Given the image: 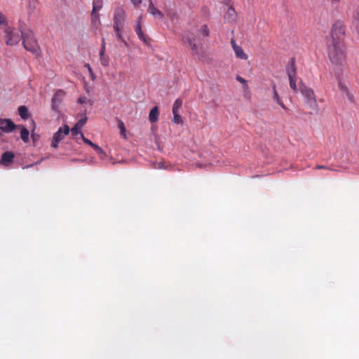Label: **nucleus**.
<instances>
[{"instance_id":"obj_21","label":"nucleus","mask_w":359,"mask_h":359,"mask_svg":"<svg viewBox=\"0 0 359 359\" xmlns=\"http://www.w3.org/2000/svg\"><path fill=\"white\" fill-rule=\"evenodd\" d=\"M29 130L24 126L22 127L20 131V137L24 142H27L29 141Z\"/></svg>"},{"instance_id":"obj_10","label":"nucleus","mask_w":359,"mask_h":359,"mask_svg":"<svg viewBox=\"0 0 359 359\" xmlns=\"http://www.w3.org/2000/svg\"><path fill=\"white\" fill-rule=\"evenodd\" d=\"M65 95V92L63 90H57L52 97V109L54 111H59V106Z\"/></svg>"},{"instance_id":"obj_41","label":"nucleus","mask_w":359,"mask_h":359,"mask_svg":"<svg viewBox=\"0 0 359 359\" xmlns=\"http://www.w3.org/2000/svg\"><path fill=\"white\" fill-rule=\"evenodd\" d=\"M90 74L92 79H95V76H94L93 73L92 72V74Z\"/></svg>"},{"instance_id":"obj_23","label":"nucleus","mask_w":359,"mask_h":359,"mask_svg":"<svg viewBox=\"0 0 359 359\" xmlns=\"http://www.w3.org/2000/svg\"><path fill=\"white\" fill-rule=\"evenodd\" d=\"M6 27H8L7 18L0 12V28L4 30Z\"/></svg>"},{"instance_id":"obj_12","label":"nucleus","mask_w":359,"mask_h":359,"mask_svg":"<svg viewBox=\"0 0 359 359\" xmlns=\"http://www.w3.org/2000/svg\"><path fill=\"white\" fill-rule=\"evenodd\" d=\"M237 19V13L234 8L231 6H230L225 15H224V20L227 22H233Z\"/></svg>"},{"instance_id":"obj_19","label":"nucleus","mask_w":359,"mask_h":359,"mask_svg":"<svg viewBox=\"0 0 359 359\" xmlns=\"http://www.w3.org/2000/svg\"><path fill=\"white\" fill-rule=\"evenodd\" d=\"M141 20H142V15H140L138 18V22H137L136 28H135V32H136V34H137L138 37L141 40L146 41L145 36H144V35L142 31V28H141V25H140Z\"/></svg>"},{"instance_id":"obj_36","label":"nucleus","mask_w":359,"mask_h":359,"mask_svg":"<svg viewBox=\"0 0 359 359\" xmlns=\"http://www.w3.org/2000/svg\"><path fill=\"white\" fill-rule=\"evenodd\" d=\"M316 169H325V170H334L333 169L330 168L325 165H316Z\"/></svg>"},{"instance_id":"obj_22","label":"nucleus","mask_w":359,"mask_h":359,"mask_svg":"<svg viewBox=\"0 0 359 359\" xmlns=\"http://www.w3.org/2000/svg\"><path fill=\"white\" fill-rule=\"evenodd\" d=\"M102 6V0H93V7L92 15H94L97 11H98L100 9H101Z\"/></svg>"},{"instance_id":"obj_18","label":"nucleus","mask_w":359,"mask_h":359,"mask_svg":"<svg viewBox=\"0 0 359 359\" xmlns=\"http://www.w3.org/2000/svg\"><path fill=\"white\" fill-rule=\"evenodd\" d=\"M236 57L241 60H246L248 58V55L244 52L243 49L241 47H236L233 50Z\"/></svg>"},{"instance_id":"obj_2","label":"nucleus","mask_w":359,"mask_h":359,"mask_svg":"<svg viewBox=\"0 0 359 359\" xmlns=\"http://www.w3.org/2000/svg\"><path fill=\"white\" fill-rule=\"evenodd\" d=\"M329 58L332 64L342 65L346 60L345 45L344 42L327 41Z\"/></svg>"},{"instance_id":"obj_8","label":"nucleus","mask_w":359,"mask_h":359,"mask_svg":"<svg viewBox=\"0 0 359 359\" xmlns=\"http://www.w3.org/2000/svg\"><path fill=\"white\" fill-rule=\"evenodd\" d=\"M69 133V128L67 125H65L63 128H60L53 135L51 147L56 149L58 147L59 142L64 138V136L68 135Z\"/></svg>"},{"instance_id":"obj_7","label":"nucleus","mask_w":359,"mask_h":359,"mask_svg":"<svg viewBox=\"0 0 359 359\" xmlns=\"http://www.w3.org/2000/svg\"><path fill=\"white\" fill-rule=\"evenodd\" d=\"M126 20V13L122 8H117L115 11L114 16V25L113 27L114 29H123Z\"/></svg>"},{"instance_id":"obj_31","label":"nucleus","mask_w":359,"mask_h":359,"mask_svg":"<svg viewBox=\"0 0 359 359\" xmlns=\"http://www.w3.org/2000/svg\"><path fill=\"white\" fill-rule=\"evenodd\" d=\"M81 137L82 138L83 141L88 145L91 146L92 147L94 146V143L91 142L90 140L86 138L83 133H81Z\"/></svg>"},{"instance_id":"obj_34","label":"nucleus","mask_w":359,"mask_h":359,"mask_svg":"<svg viewBox=\"0 0 359 359\" xmlns=\"http://www.w3.org/2000/svg\"><path fill=\"white\" fill-rule=\"evenodd\" d=\"M36 4V0H29V7L30 9H34Z\"/></svg>"},{"instance_id":"obj_4","label":"nucleus","mask_w":359,"mask_h":359,"mask_svg":"<svg viewBox=\"0 0 359 359\" xmlns=\"http://www.w3.org/2000/svg\"><path fill=\"white\" fill-rule=\"evenodd\" d=\"M345 37L344 25L341 21L335 22L332 27L330 36L327 38V41L344 42Z\"/></svg>"},{"instance_id":"obj_27","label":"nucleus","mask_w":359,"mask_h":359,"mask_svg":"<svg viewBox=\"0 0 359 359\" xmlns=\"http://www.w3.org/2000/svg\"><path fill=\"white\" fill-rule=\"evenodd\" d=\"M200 32L201 33V34L203 36H205V37L208 36L209 34H210V31H209L208 26L206 25H203L200 29Z\"/></svg>"},{"instance_id":"obj_26","label":"nucleus","mask_w":359,"mask_h":359,"mask_svg":"<svg viewBox=\"0 0 359 359\" xmlns=\"http://www.w3.org/2000/svg\"><path fill=\"white\" fill-rule=\"evenodd\" d=\"M100 63L104 67H108L109 65V58L107 55L100 57Z\"/></svg>"},{"instance_id":"obj_6","label":"nucleus","mask_w":359,"mask_h":359,"mask_svg":"<svg viewBox=\"0 0 359 359\" xmlns=\"http://www.w3.org/2000/svg\"><path fill=\"white\" fill-rule=\"evenodd\" d=\"M183 43H187L191 48L193 53L196 55H200V47L195 43L196 36L193 33L185 32L182 36Z\"/></svg>"},{"instance_id":"obj_3","label":"nucleus","mask_w":359,"mask_h":359,"mask_svg":"<svg viewBox=\"0 0 359 359\" xmlns=\"http://www.w3.org/2000/svg\"><path fill=\"white\" fill-rule=\"evenodd\" d=\"M18 29L22 33L24 48L29 52L36 53L39 49V46L34 32L24 22L21 21L19 22Z\"/></svg>"},{"instance_id":"obj_38","label":"nucleus","mask_w":359,"mask_h":359,"mask_svg":"<svg viewBox=\"0 0 359 359\" xmlns=\"http://www.w3.org/2000/svg\"><path fill=\"white\" fill-rule=\"evenodd\" d=\"M134 6H137L142 3V0H131Z\"/></svg>"},{"instance_id":"obj_32","label":"nucleus","mask_w":359,"mask_h":359,"mask_svg":"<svg viewBox=\"0 0 359 359\" xmlns=\"http://www.w3.org/2000/svg\"><path fill=\"white\" fill-rule=\"evenodd\" d=\"M122 29H118H118H114V30H115V32H116V35L117 38H118L119 40H121V41L125 42V41H124V39H123V36H122V35H121Z\"/></svg>"},{"instance_id":"obj_39","label":"nucleus","mask_w":359,"mask_h":359,"mask_svg":"<svg viewBox=\"0 0 359 359\" xmlns=\"http://www.w3.org/2000/svg\"><path fill=\"white\" fill-rule=\"evenodd\" d=\"M84 67L88 69V71L89 72L90 74H92L93 69H92L90 65L88 63L84 65Z\"/></svg>"},{"instance_id":"obj_28","label":"nucleus","mask_w":359,"mask_h":359,"mask_svg":"<svg viewBox=\"0 0 359 359\" xmlns=\"http://www.w3.org/2000/svg\"><path fill=\"white\" fill-rule=\"evenodd\" d=\"M236 79L238 82H240L241 83H242L243 85L244 89H245V90L248 89V88H249L248 85L247 84V81L244 78H243L240 76H237Z\"/></svg>"},{"instance_id":"obj_16","label":"nucleus","mask_w":359,"mask_h":359,"mask_svg":"<svg viewBox=\"0 0 359 359\" xmlns=\"http://www.w3.org/2000/svg\"><path fill=\"white\" fill-rule=\"evenodd\" d=\"M159 116V111L158 107H153L149 114V119L151 123H155L158 121Z\"/></svg>"},{"instance_id":"obj_30","label":"nucleus","mask_w":359,"mask_h":359,"mask_svg":"<svg viewBox=\"0 0 359 359\" xmlns=\"http://www.w3.org/2000/svg\"><path fill=\"white\" fill-rule=\"evenodd\" d=\"M93 148L95 149V151L98 154H100V155H103V156H105L106 154L105 152L103 151V149L102 148H100L98 145L97 144H94V146L93 147Z\"/></svg>"},{"instance_id":"obj_20","label":"nucleus","mask_w":359,"mask_h":359,"mask_svg":"<svg viewBox=\"0 0 359 359\" xmlns=\"http://www.w3.org/2000/svg\"><path fill=\"white\" fill-rule=\"evenodd\" d=\"M18 113H19V115L20 116V117L24 120L27 119L29 116V111H28L27 107L23 106V105L20 106L18 107Z\"/></svg>"},{"instance_id":"obj_25","label":"nucleus","mask_w":359,"mask_h":359,"mask_svg":"<svg viewBox=\"0 0 359 359\" xmlns=\"http://www.w3.org/2000/svg\"><path fill=\"white\" fill-rule=\"evenodd\" d=\"M173 114V119H172V122L174 123H176V124H179V123H182V118L181 117V116L179 114V112H172Z\"/></svg>"},{"instance_id":"obj_33","label":"nucleus","mask_w":359,"mask_h":359,"mask_svg":"<svg viewBox=\"0 0 359 359\" xmlns=\"http://www.w3.org/2000/svg\"><path fill=\"white\" fill-rule=\"evenodd\" d=\"M104 53H105V42L103 40L102 46H101V49L100 50V57H101V56L102 57V56L105 55Z\"/></svg>"},{"instance_id":"obj_1","label":"nucleus","mask_w":359,"mask_h":359,"mask_svg":"<svg viewBox=\"0 0 359 359\" xmlns=\"http://www.w3.org/2000/svg\"><path fill=\"white\" fill-rule=\"evenodd\" d=\"M286 72L288 76L290 86L294 93L300 92L304 97L306 104L310 108L317 106L316 98L313 90L304 84L302 81L299 85L297 84V68L295 67L294 58H292L286 67Z\"/></svg>"},{"instance_id":"obj_29","label":"nucleus","mask_w":359,"mask_h":359,"mask_svg":"<svg viewBox=\"0 0 359 359\" xmlns=\"http://www.w3.org/2000/svg\"><path fill=\"white\" fill-rule=\"evenodd\" d=\"M118 128L121 130V134L122 135L125 136L126 128H125L124 123H123V122L122 121L118 120Z\"/></svg>"},{"instance_id":"obj_40","label":"nucleus","mask_w":359,"mask_h":359,"mask_svg":"<svg viewBox=\"0 0 359 359\" xmlns=\"http://www.w3.org/2000/svg\"><path fill=\"white\" fill-rule=\"evenodd\" d=\"M196 166H197L198 168H200L203 167V165L202 164H201V163H197V164H196Z\"/></svg>"},{"instance_id":"obj_37","label":"nucleus","mask_w":359,"mask_h":359,"mask_svg":"<svg viewBox=\"0 0 359 359\" xmlns=\"http://www.w3.org/2000/svg\"><path fill=\"white\" fill-rule=\"evenodd\" d=\"M231 44L233 50L236 49V47H238L239 46H238L236 44V41L233 39H231Z\"/></svg>"},{"instance_id":"obj_15","label":"nucleus","mask_w":359,"mask_h":359,"mask_svg":"<svg viewBox=\"0 0 359 359\" xmlns=\"http://www.w3.org/2000/svg\"><path fill=\"white\" fill-rule=\"evenodd\" d=\"M148 12L154 17H156L158 19L161 20L163 18V14L154 6L151 0L148 8Z\"/></svg>"},{"instance_id":"obj_24","label":"nucleus","mask_w":359,"mask_h":359,"mask_svg":"<svg viewBox=\"0 0 359 359\" xmlns=\"http://www.w3.org/2000/svg\"><path fill=\"white\" fill-rule=\"evenodd\" d=\"M182 106V100L180 98L177 99L172 106V112H179L180 109Z\"/></svg>"},{"instance_id":"obj_9","label":"nucleus","mask_w":359,"mask_h":359,"mask_svg":"<svg viewBox=\"0 0 359 359\" xmlns=\"http://www.w3.org/2000/svg\"><path fill=\"white\" fill-rule=\"evenodd\" d=\"M17 126L11 118H0V133H10L15 130Z\"/></svg>"},{"instance_id":"obj_11","label":"nucleus","mask_w":359,"mask_h":359,"mask_svg":"<svg viewBox=\"0 0 359 359\" xmlns=\"http://www.w3.org/2000/svg\"><path fill=\"white\" fill-rule=\"evenodd\" d=\"M15 155L11 151H5L1 155V158L0 160V164L4 166L10 165L14 159Z\"/></svg>"},{"instance_id":"obj_13","label":"nucleus","mask_w":359,"mask_h":359,"mask_svg":"<svg viewBox=\"0 0 359 359\" xmlns=\"http://www.w3.org/2000/svg\"><path fill=\"white\" fill-rule=\"evenodd\" d=\"M87 117H84L79 120L76 123L72 128L71 131L72 135H76L78 134L82 133L80 130L81 128L85 125L87 121Z\"/></svg>"},{"instance_id":"obj_43","label":"nucleus","mask_w":359,"mask_h":359,"mask_svg":"<svg viewBox=\"0 0 359 359\" xmlns=\"http://www.w3.org/2000/svg\"><path fill=\"white\" fill-rule=\"evenodd\" d=\"M33 140H35L36 139V137H35L34 135H32Z\"/></svg>"},{"instance_id":"obj_35","label":"nucleus","mask_w":359,"mask_h":359,"mask_svg":"<svg viewBox=\"0 0 359 359\" xmlns=\"http://www.w3.org/2000/svg\"><path fill=\"white\" fill-rule=\"evenodd\" d=\"M87 101L89 102V100L86 97H80L79 99H78V102L79 104H83V103H86Z\"/></svg>"},{"instance_id":"obj_17","label":"nucleus","mask_w":359,"mask_h":359,"mask_svg":"<svg viewBox=\"0 0 359 359\" xmlns=\"http://www.w3.org/2000/svg\"><path fill=\"white\" fill-rule=\"evenodd\" d=\"M273 100L285 110H287V108L286 107V106L284 104V103L283 102V101L281 100L280 96L278 95V93H277V90H276V85L273 84Z\"/></svg>"},{"instance_id":"obj_44","label":"nucleus","mask_w":359,"mask_h":359,"mask_svg":"<svg viewBox=\"0 0 359 359\" xmlns=\"http://www.w3.org/2000/svg\"><path fill=\"white\" fill-rule=\"evenodd\" d=\"M41 161V160L39 162H36V164H39Z\"/></svg>"},{"instance_id":"obj_5","label":"nucleus","mask_w":359,"mask_h":359,"mask_svg":"<svg viewBox=\"0 0 359 359\" xmlns=\"http://www.w3.org/2000/svg\"><path fill=\"white\" fill-rule=\"evenodd\" d=\"M5 43L7 46H13L22 40V33L13 27H6L4 30Z\"/></svg>"},{"instance_id":"obj_42","label":"nucleus","mask_w":359,"mask_h":359,"mask_svg":"<svg viewBox=\"0 0 359 359\" xmlns=\"http://www.w3.org/2000/svg\"><path fill=\"white\" fill-rule=\"evenodd\" d=\"M332 1H334V2L337 3V2H339L340 0H332Z\"/></svg>"},{"instance_id":"obj_14","label":"nucleus","mask_w":359,"mask_h":359,"mask_svg":"<svg viewBox=\"0 0 359 359\" xmlns=\"http://www.w3.org/2000/svg\"><path fill=\"white\" fill-rule=\"evenodd\" d=\"M351 27L359 34V8H357L353 13Z\"/></svg>"}]
</instances>
